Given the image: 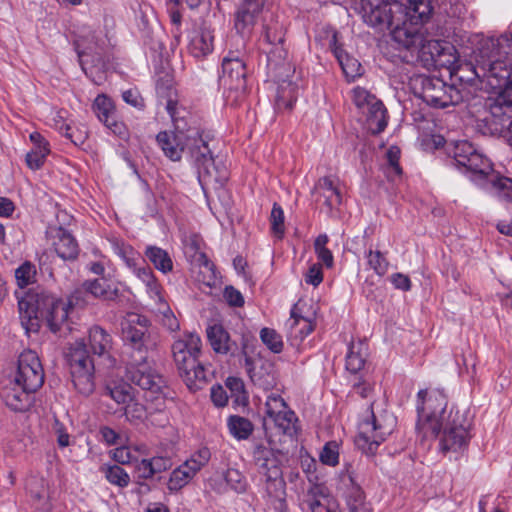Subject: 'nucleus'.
Returning <instances> with one entry per match:
<instances>
[{"instance_id":"nucleus-56","label":"nucleus","mask_w":512,"mask_h":512,"mask_svg":"<svg viewBox=\"0 0 512 512\" xmlns=\"http://www.w3.org/2000/svg\"><path fill=\"white\" fill-rule=\"evenodd\" d=\"M64 130V134L69 138L75 145H81L87 138V132L85 130L74 129L69 125H63L60 127V131Z\"/></svg>"},{"instance_id":"nucleus-29","label":"nucleus","mask_w":512,"mask_h":512,"mask_svg":"<svg viewBox=\"0 0 512 512\" xmlns=\"http://www.w3.org/2000/svg\"><path fill=\"white\" fill-rule=\"evenodd\" d=\"M246 367L252 382L255 385L267 390L274 386V376L270 371V365L264 364L262 361L254 363L249 358H246Z\"/></svg>"},{"instance_id":"nucleus-2","label":"nucleus","mask_w":512,"mask_h":512,"mask_svg":"<svg viewBox=\"0 0 512 512\" xmlns=\"http://www.w3.org/2000/svg\"><path fill=\"white\" fill-rule=\"evenodd\" d=\"M79 293L80 290H74L67 299L45 291L26 293L18 302L20 322L26 333L38 332L42 321L54 333L68 327L72 308L80 304Z\"/></svg>"},{"instance_id":"nucleus-59","label":"nucleus","mask_w":512,"mask_h":512,"mask_svg":"<svg viewBox=\"0 0 512 512\" xmlns=\"http://www.w3.org/2000/svg\"><path fill=\"white\" fill-rule=\"evenodd\" d=\"M305 282L317 287L323 281L322 268L319 264H313L305 274Z\"/></svg>"},{"instance_id":"nucleus-60","label":"nucleus","mask_w":512,"mask_h":512,"mask_svg":"<svg viewBox=\"0 0 512 512\" xmlns=\"http://www.w3.org/2000/svg\"><path fill=\"white\" fill-rule=\"evenodd\" d=\"M151 468L153 469V476L162 473L172 467V461L168 457L155 456L150 458Z\"/></svg>"},{"instance_id":"nucleus-58","label":"nucleus","mask_w":512,"mask_h":512,"mask_svg":"<svg viewBox=\"0 0 512 512\" xmlns=\"http://www.w3.org/2000/svg\"><path fill=\"white\" fill-rule=\"evenodd\" d=\"M223 296L230 306L241 307L244 304V298L241 292L233 286H227L224 290Z\"/></svg>"},{"instance_id":"nucleus-47","label":"nucleus","mask_w":512,"mask_h":512,"mask_svg":"<svg viewBox=\"0 0 512 512\" xmlns=\"http://www.w3.org/2000/svg\"><path fill=\"white\" fill-rule=\"evenodd\" d=\"M126 419L132 424H139L146 419V408L132 399L125 407Z\"/></svg>"},{"instance_id":"nucleus-7","label":"nucleus","mask_w":512,"mask_h":512,"mask_svg":"<svg viewBox=\"0 0 512 512\" xmlns=\"http://www.w3.org/2000/svg\"><path fill=\"white\" fill-rule=\"evenodd\" d=\"M396 424L397 419L392 413L385 410L375 412L372 408L371 414L358 426L355 445L364 454L375 455L380 444L392 434Z\"/></svg>"},{"instance_id":"nucleus-50","label":"nucleus","mask_w":512,"mask_h":512,"mask_svg":"<svg viewBox=\"0 0 512 512\" xmlns=\"http://www.w3.org/2000/svg\"><path fill=\"white\" fill-rule=\"evenodd\" d=\"M320 461L329 466H336L339 463V446L335 441L328 442L320 452Z\"/></svg>"},{"instance_id":"nucleus-62","label":"nucleus","mask_w":512,"mask_h":512,"mask_svg":"<svg viewBox=\"0 0 512 512\" xmlns=\"http://www.w3.org/2000/svg\"><path fill=\"white\" fill-rule=\"evenodd\" d=\"M123 100L131 106L142 109L144 107L143 98L140 96L137 90L129 89L123 92Z\"/></svg>"},{"instance_id":"nucleus-41","label":"nucleus","mask_w":512,"mask_h":512,"mask_svg":"<svg viewBox=\"0 0 512 512\" xmlns=\"http://www.w3.org/2000/svg\"><path fill=\"white\" fill-rule=\"evenodd\" d=\"M368 266L380 277L384 276L389 269V262L379 250H368L365 253Z\"/></svg>"},{"instance_id":"nucleus-39","label":"nucleus","mask_w":512,"mask_h":512,"mask_svg":"<svg viewBox=\"0 0 512 512\" xmlns=\"http://www.w3.org/2000/svg\"><path fill=\"white\" fill-rule=\"evenodd\" d=\"M365 346L362 342L352 343L346 356V368L352 373L360 371L365 363Z\"/></svg>"},{"instance_id":"nucleus-61","label":"nucleus","mask_w":512,"mask_h":512,"mask_svg":"<svg viewBox=\"0 0 512 512\" xmlns=\"http://www.w3.org/2000/svg\"><path fill=\"white\" fill-rule=\"evenodd\" d=\"M211 400L217 407H224L228 402L226 390L221 385L212 386Z\"/></svg>"},{"instance_id":"nucleus-20","label":"nucleus","mask_w":512,"mask_h":512,"mask_svg":"<svg viewBox=\"0 0 512 512\" xmlns=\"http://www.w3.org/2000/svg\"><path fill=\"white\" fill-rule=\"evenodd\" d=\"M25 385L13 381L2 391L5 404L13 411L23 412L27 410L32 402V394L36 390H28Z\"/></svg>"},{"instance_id":"nucleus-23","label":"nucleus","mask_w":512,"mask_h":512,"mask_svg":"<svg viewBox=\"0 0 512 512\" xmlns=\"http://www.w3.org/2000/svg\"><path fill=\"white\" fill-rule=\"evenodd\" d=\"M93 110L98 119L115 134H121L123 124L117 122L112 101L105 95H98L93 103Z\"/></svg>"},{"instance_id":"nucleus-16","label":"nucleus","mask_w":512,"mask_h":512,"mask_svg":"<svg viewBox=\"0 0 512 512\" xmlns=\"http://www.w3.org/2000/svg\"><path fill=\"white\" fill-rule=\"evenodd\" d=\"M352 99L357 108L366 115L368 129L373 134L382 132L387 126L386 109L383 103L359 86L352 90Z\"/></svg>"},{"instance_id":"nucleus-12","label":"nucleus","mask_w":512,"mask_h":512,"mask_svg":"<svg viewBox=\"0 0 512 512\" xmlns=\"http://www.w3.org/2000/svg\"><path fill=\"white\" fill-rule=\"evenodd\" d=\"M122 334L132 348L131 353L148 354L156 348V335L151 330L149 320L143 315L128 314L122 322Z\"/></svg>"},{"instance_id":"nucleus-28","label":"nucleus","mask_w":512,"mask_h":512,"mask_svg":"<svg viewBox=\"0 0 512 512\" xmlns=\"http://www.w3.org/2000/svg\"><path fill=\"white\" fill-rule=\"evenodd\" d=\"M305 502L311 512H340L336 501L326 495L320 486H315L308 491Z\"/></svg>"},{"instance_id":"nucleus-54","label":"nucleus","mask_w":512,"mask_h":512,"mask_svg":"<svg viewBox=\"0 0 512 512\" xmlns=\"http://www.w3.org/2000/svg\"><path fill=\"white\" fill-rule=\"evenodd\" d=\"M134 469L139 479L148 480L153 478L150 458L142 457L134 464Z\"/></svg>"},{"instance_id":"nucleus-49","label":"nucleus","mask_w":512,"mask_h":512,"mask_svg":"<svg viewBox=\"0 0 512 512\" xmlns=\"http://www.w3.org/2000/svg\"><path fill=\"white\" fill-rule=\"evenodd\" d=\"M270 222H271V231L277 238H282L284 234V212L280 205L274 203L271 214H270Z\"/></svg>"},{"instance_id":"nucleus-40","label":"nucleus","mask_w":512,"mask_h":512,"mask_svg":"<svg viewBox=\"0 0 512 512\" xmlns=\"http://www.w3.org/2000/svg\"><path fill=\"white\" fill-rule=\"evenodd\" d=\"M386 158L385 173L391 181H395L402 174V169L399 165L400 149L396 146H391L386 152Z\"/></svg>"},{"instance_id":"nucleus-19","label":"nucleus","mask_w":512,"mask_h":512,"mask_svg":"<svg viewBox=\"0 0 512 512\" xmlns=\"http://www.w3.org/2000/svg\"><path fill=\"white\" fill-rule=\"evenodd\" d=\"M210 456L208 448H202L193 454L190 459L173 470L169 478L168 489L178 491L186 486L196 473L208 463Z\"/></svg>"},{"instance_id":"nucleus-33","label":"nucleus","mask_w":512,"mask_h":512,"mask_svg":"<svg viewBox=\"0 0 512 512\" xmlns=\"http://www.w3.org/2000/svg\"><path fill=\"white\" fill-rule=\"evenodd\" d=\"M493 121L502 129L512 120V104L498 95L489 106Z\"/></svg>"},{"instance_id":"nucleus-3","label":"nucleus","mask_w":512,"mask_h":512,"mask_svg":"<svg viewBox=\"0 0 512 512\" xmlns=\"http://www.w3.org/2000/svg\"><path fill=\"white\" fill-rule=\"evenodd\" d=\"M166 110L174 122L175 131H163L157 135V143L166 157L172 161H179L184 152L188 153L200 169L211 176L213 158L207 142L202 138L196 127L185 129V121L179 117L177 101L169 98L166 102Z\"/></svg>"},{"instance_id":"nucleus-13","label":"nucleus","mask_w":512,"mask_h":512,"mask_svg":"<svg viewBox=\"0 0 512 512\" xmlns=\"http://www.w3.org/2000/svg\"><path fill=\"white\" fill-rule=\"evenodd\" d=\"M220 85L224 88L227 102L236 105L246 91V65L242 59L230 53L222 61Z\"/></svg>"},{"instance_id":"nucleus-22","label":"nucleus","mask_w":512,"mask_h":512,"mask_svg":"<svg viewBox=\"0 0 512 512\" xmlns=\"http://www.w3.org/2000/svg\"><path fill=\"white\" fill-rule=\"evenodd\" d=\"M214 35L209 28L201 27L192 32L189 40L188 51L197 59L209 55L214 48Z\"/></svg>"},{"instance_id":"nucleus-52","label":"nucleus","mask_w":512,"mask_h":512,"mask_svg":"<svg viewBox=\"0 0 512 512\" xmlns=\"http://www.w3.org/2000/svg\"><path fill=\"white\" fill-rule=\"evenodd\" d=\"M225 384L230 390L231 396L235 397L237 402L243 401L246 398L244 383L240 378L228 377Z\"/></svg>"},{"instance_id":"nucleus-15","label":"nucleus","mask_w":512,"mask_h":512,"mask_svg":"<svg viewBox=\"0 0 512 512\" xmlns=\"http://www.w3.org/2000/svg\"><path fill=\"white\" fill-rule=\"evenodd\" d=\"M420 97L429 106L446 108L463 100L462 93L454 86L447 85L438 78L422 77Z\"/></svg>"},{"instance_id":"nucleus-18","label":"nucleus","mask_w":512,"mask_h":512,"mask_svg":"<svg viewBox=\"0 0 512 512\" xmlns=\"http://www.w3.org/2000/svg\"><path fill=\"white\" fill-rule=\"evenodd\" d=\"M14 381L28 390L37 391L43 385L44 371L36 352L26 350L20 354Z\"/></svg>"},{"instance_id":"nucleus-37","label":"nucleus","mask_w":512,"mask_h":512,"mask_svg":"<svg viewBox=\"0 0 512 512\" xmlns=\"http://www.w3.org/2000/svg\"><path fill=\"white\" fill-rule=\"evenodd\" d=\"M146 257L162 273H168L173 269V262L169 254L162 248L148 246L145 251Z\"/></svg>"},{"instance_id":"nucleus-31","label":"nucleus","mask_w":512,"mask_h":512,"mask_svg":"<svg viewBox=\"0 0 512 512\" xmlns=\"http://www.w3.org/2000/svg\"><path fill=\"white\" fill-rule=\"evenodd\" d=\"M55 251L64 260L74 259L78 254V245L74 237L67 231L59 229L54 242Z\"/></svg>"},{"instance_id":"nucleus-17","label":"nucleus","mask_w":512,"mask_h":512,"mask_svg":"<svg viewBox=\"0 0 512 512\" xmlns=\"http://www.w3.org/2000/svg\"><path fill=\"white\" fill-rule=\"evenodd\" d=\"M253 458L259 473L265 478L266 490L269 494H277L283 491L284 481L278 461L271 448L257 445L253 451Z\"/></svg>"},{"instance_id":"nucleus-24","label":"nucleus","mask_w":512,"mask_h":512,"mask_svg":"<svg viewBox=\"0 0 512 512\" xmlns=\"http://www.w3.org/2000/svg\"><path fill=\"white\" fill-rule=\"evenodd\" d=\"M317 196L324 199V204L329 209H334L342 203V194L337 181L331 177H323L314 187Z\"/></svg>"},{"instance_id":"nucleus-5","label":"nucleus","mask_w":512,"mask_h":512,"mask_svg":"<svg viewBox=\"0 0 512 512\" xmlns=\"http://www.w3.org/2000/svg\"><path fill=\"white\" fill-rule=\"evenodd\" d=\"M202 341L195 333H184L172 345L175 365L190 390L201 389L206 383L205 368L198 361Z\"/></svg>"},{"instance_id":"nucleus-14","label":"nucleus","mask_w":512,"mask_h":512,"mask_svg":"<svg viewBox=\"0 0 512 512\" xmlns=\"http://www.w3.org/2000/svg\"><path fill=\"white\" fill-rule=\"evenodd\" d=\"M448 154L453 157L459 169L470 172L475 177H489L492 172L489 159L467 140L451 143L448 147Z\"/></svg>"},{"instance_id":"nucleus-53","label":"nucleus","mask_w":512,"mask_h":512,"mask_svg":"<svg viewBox=\"0 0 512 512\" xmlns=\"http://www.w3.org/2000/svg\"><path fill=\"white\" fill-rule=\"evenodd\" d=\"M490 182L503 197L512 199V180L506 177H490Z\"/></svg>"},{"instance_id":"nucleus-36","label":"nucleus","mask_w":512,"mask_h":512,"mask_svg":"<svg viewBox=\"0 0 512 512\" xmlns=\"http://www.w3.org/2000/svg\"><path fill=\"white\" fill-rule=\"evenodd\" d=\"M207 337L216 353L226 354L230 350L229 335L221 325H213L207 329Z\"/></svg>"},{"instance_id":"nucleus-42","label":"nucleus","mask_w":512,"mask_h":512,"mask_svg":"<svg viewBox=\"0 0 512 512\" xmlns=\"http://www.w3.org/2000/svg\"><path fill=\"white\" fill-rule=\"evenodd\" d=\"M105 478L107 481L120 488H125L130 483L129 474L119 465H110L105 470Z\"/></svg>"},{"instance_id":"nucleus-10","label":"nucleus","mask_w":512,"mask_h":512,"mask_svg":"<svg viewBox=\"0 0 512 512\" xmlns=\"http://www.w3.org/2000/svg\"><path fill=\"white\" fill-rule=\"evenodd\" d=\"M73 385L79 393L89 395L94 391V364L84 340L70 344L65 352Z\"/></svg>"},{"instance_id":"nucleus-44","label":"nucleus","mask_w":512,"mask_h":512,"mask_svg":"<svg viewBox=\"0 0 512 512\" xmlns=\"http://www.w3.org/2000/svg\"><path fill=\"white\" fill-rule=\"evenodd\" d=\"M154 311L157 314L161 324L169 331L175 332L179 329V321L172 312L168 303H162L161 307H157Z\"/></svg>"},{"instance_id":"nucleus-27","label":"nucleus","mask_w":512,"mask_h":512,"mask_svg":"<svg viewBox=\"0 0 512 512\" xmlns=\"http://www.w3.org/2000/svg\"><path fill=\"white\" fill-rule=\"evenodd\" d=\"M287 330V338L293 344L303 341L314 329V325L308 318L298 316L294 311L285 324Z\"/></svg>"},{"instance_id":"nucleus-21","label":"nucleus","mask_w":512,"mask_h":512,"mask_svg":"<svg viewBox=\"0 0 512 512\" xmlns=\"http://www.w3.org/2000/svg\"><path fill=\"white\" fill-rule=\"evenodd\" d=\"M405 7V17L402 21V26L407 23V26H415L418 34H422L420 24L426 21L432 12L430 0H408Z\"/></svg>"},{"instance_id":"nucleus-25","label":"nucleus","mask_w":512,"mask_h":512,"mask_svg":"<svg viewBox=\"0 0 512 512\" xmlns=\"http://www.w3.org/2000/svg\"><path fill=\"white\" fill-rule=\"evenodd\" d=\"M30 140L33 143V149L26 154V164L32 170L40 169L46 157L50 153V147L48 141L38 132L30 134Z\"/></svg>"},{"instance_id":"nucleus-38","label":"nucleus","mask_w":512,"mask_h":512,"mask_svg":"<svg viewBox=\"0 0 512 512\" xmlns=\"http://www.w3.org/2000/svg\"><path fill=\"white\" fill-rule=\"evenodd\" d=\"M227 426L230 434L238 440L249 438L253 432V424L251 421L237 415L228 418Z\"/></svg>"},{"instance_id":"nucleus-57","label":"nucleus","mask_w":512,"mask_h":512,"mask_svg":"<svg viewBox=\"0 0 512 512\" xmlns=\"http://www.w3.org/2000/svg\"><path fill=\"white\" fill-rule=\"evenodd\" d=\"M127 448L129 449L130 465H134L139 459L149 455V449L143 443L129 444Z\"/></svg>"},{"instance_id":"nucleus-9","label":"nucleus","mask_w":512,"mask_h":512,"mask_svg":"<svg viewBox=\"0 0 512 512\" xmlns=\"http://www.w3.org/2000/svg\"><path fill=\"white\" fill-rule=\"evenodd\" d=\"M297 418L288 407L285 400L275 394H270L265 402L263 427L266 437L272 441L274 435H283L292 438L297 431Z\"/></svg>"},{"instance_id":"nucleus-32","label":"nucleus","mask_w":512,"mask_h":512,"mask_svg":"<svg viewBox=\"0 0 512 512\" xmlns=\"http://www.w3.org/2000/svg\"><path fill=\"white\" fill-rule=\"evenodd\" d=\"M113 252L119 256L125 265L132 271L138 266L140 254L129 244L118 238L109 239Z\"/></svg>"},{"instance_id":"nucleus-48","label":"nucleus","mask_w":512,"mask_h":512,"mask_svg":"<svg viewBox=\"0 0 512 512\" xmlns=\"http://www.w3.org/2000/svg\"><path fill=\"white\" fill-rule=\"evenodd\" d=\"M111 398L118 404H127L133 399V389L129 384H119L109 387Z\"/></svg>"},{"instance_id":"nucleus-64","label":"nucleus","mask_w":512,"mask_h":512,"mask_svg":"<svg viewBox=\"0 0 512 512\" xmlns=\"http://www.w3.org/2000/svg\"><path fill=\"white\" fill-rule=\"evenodd\" d=\"M99 433L101 435V440L105 444L111 446L119 443L120 435L112 428L103 426L100 428Z\"/></svg>"},{"instance_id":"nucleus-55","label":"nucleus","mask_w":512,"mask_h":512,"mask_svg":"<svg viewBox=\"0 0 512 512\" xmlns=\"http://www.w3.org/2000/svg\"><path fill=\"white\" fill-rule=\"evenodd\" d=\"M225 479L227 483L238 492H242L245 489V481L242 474L236 469H229L226 472Z\"/></svg>"},{"instance_id":"nucleus-1","label":"nucleus","mask_w":512,"mask_h":512,"mask_svg":"<svg viewBox=\"0 0 512 512\" xmlns=\"http://www.w3.org/2000/svg\"><path fill=\"white\" fill-rule=\"evenodd\" d=\"M475 61V76L512 104V25L498 38L482 39L475 51Z\"/></svg>"},{"instance_id":"nucleus-63","label":"nucleus","mask_w":512,"mask_h":512,"mask_svg":"<svg viewBox=\"0 0 512 512\" xmlns=\"http://www.w3.org/2000/svg\"><path fill=\"white\" fill-rule=\"evenodd\" d=\"M110 455L115 462L121 465H130L129 449L127 445H121L111 450Z\"/></svg>"},{"instance_id":"nucleus-35","label":"nucleus","mask_w":512,"mask_h":512,"mask_svg":"<svg viewBox=\"0 0 512 512\" xmlns=\"http://www.w3.org/2000/svg\"><path fill=\"white\" fill-rule=\"evenodd\" d=\"M334 55L337 58L343 73L349 80H354L356 77L361 76L362 67L357 59L351 57L339 47L334 49Z\"/></svg>"},{"instance_id":"nucleus-30","label":"nucleus","mask_w":512,"mask_h":512,"mask_svg":"<svg viewBox=\"0 0 512 512\" xmlns=\"http://www.w3.org/2000/svg\"><path fill=\"white\" fill-rule=\"evenodd\" d=\"M76 290H80V304L86 302V300L82 298V294L84 293L91 295L94 298L102 299H109L114 294V292L111 290L110 285L104 278L86 280L82 283L81 287L77 288Z\"/></svg>"},{"instance_id":"nucleus-46","label":"nucleus","mask_w":512,"mask_h":512,"mask_svg":"<svg viewBox=\"0 0 512 512\" xmlns=\"http://www.w3.org/2000/svg\"><path fill=\"white\" fill-rule=\"evenodd\" d=\"M262 342L273 353H280L283 349L282 337L273 329L263 328L260 332Z\"/></svg>"},{"instance_id":"nucleus-4","label":"nucleus","mask_w":512,"mask_h":512,"mask_svg":"<svg viewBox=\"0 0 512 512\" xmlns=\"http://www.w3.org/2000/svg\"><path fill=\"white\" fill-rule=\"evenodd\" d=\"M364 21L379 30L389 29L395 42L405 48L421 46L424 37L418 34L415 26H407L402 21L405 7L402 3L382 0H366L361 8Z\"/></svg>"},{"instance_id":"nucleus-11","label":"nucleus","mask_w":512,"mask_h":512,"mask_svg":"<svg viewBox=\"0 0 512 512\" xmlns=\"http://www.w3.org/2000/svg\"><path fill=\"white\" fill-rule=\"evenodd\" d=\"M469 422L458 411L451 409L448 418L443 421L442 427L434 437H421L422 440L439 439L440 451L459 452L464 450L469 443Z\"/></svg>"},{"instance_id":"nucleus-43","label":"nucleus","mask_w":512,"mask_h":512,"mask_svg":"<svg viewBox=\"0 0 512 512\" xmlns=\"http://www.w3.org/2000/svg\"><path fill=\"white\" fill-rule=\"evenodd\" d=\"M329 238L326 234L319 235L314 242V249L318 259L330 268L333 266L334 258L332 252L326 247Z\"/></svg>"},{"instance_id":"nucleus-8","label":"nucleus","mask_w":512,"mask_h":512,"mask_svg":"<svg viewBox=\"0 0 512 512\" xmlns=\"http://www.w3.org/2000/svg\"><path fill=\"white\" fill-rule=\"evenodd\" d=\"M421 405L417 406L418 421L416 430L419 437H434L448 418L446 410L447 395L441 389L421 390L418 392Z\"/></svg>"},{"instance_id":"nucleus-6","label":"nucleus","mask_w":512,"mask_h":512,"mask_svg":"<svg viewBox=\"0 0 512 512\" xmlns=\"http://www.w3.org/2000/svg\"><path fill=\"white\" fill-rule=\"evenodd\" d=\"M126 378L145 391V397L156 401V408L164 407L167 387L163 377L152 367L148 354L131 353L126 362Z\"/></svg>"},{"instance_id":"nucleus-45","label":"nucleus","mask_w":512,"mask_h":512,"mask_svg":"<svg viewBox=\"0 0 512 512\" xmlns=\"http://www.w3.org/2000/svg\"><path fill=\"white\" fill-rule=\"evenodd\" d=\"M36 275V269L30 262H24L15 270V279L20 288H24L33 283Z\"/></svg>"},{"instance_id":"nucleus-51","label":"nucleus","mask_w":512,"mask_h":512,"mask_svg":"<svg viewBox=\"0 0 512 512\" xmlns=\"http://www.w3.org/2000/svg\"><path fill=\"white\" fill-rule=\"evenodd\" d=\"M346 504L348 511L354 512L368 503L365 502V497L361 488L358 486H352L347 493Z\"/></svg>"},{"instance_id":"nucleus-34","label":"nucleus","mask_w":512,"mask_h":512,"mask_svg":"<svg viewBox=\"0 0 512 512\" xmlns=\"http://www.w3.org/2000/svg\"><path fill=\"white\" fill-rule=\"evenodd\" d=\"M260 13L240 7L234 17V27L242 36L251 34Z\"/></svg>"},{"instance_id":"nucleus-26","label":"nucleus","mask_w":512,"mask_h":512,"mask_svg":"<svg viewBox=\"0 0 512 512\" xmlns=\"http://www.w3.org/2000/svg\"><path fill=\"white\" fill-rule=\"evenodd\" d=\"M87 340L90 352L94 355L105 356L112 349V336L100 326L95 325L89 329Z\"/></svg>"}]
</instances>
